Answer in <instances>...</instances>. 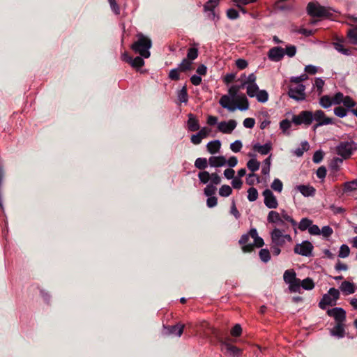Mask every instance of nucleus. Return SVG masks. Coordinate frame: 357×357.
<instances>
[{
	"label": "nucleus",
	"mask_w": 357,
	"mask_h": 357,
	"mask_svg": "<svg viewBox=\"0 0 357 357\" xmlns=\"http://www.w3.org/2000/svg\"><path fill=\"white\" fill-rule=\"evenodd\" d=\"M136 37L137 40L132 44L131 49L143 58H149L151 55L149 50L152 46L151 40L142 33H138Z\"/></svg>",
	"instance_id": "1"
},
{
	"label": "nucleus",
	"mask_w": 357,
	"mask_h": 357,
	"mask_svg": "<svg viewBox=\"0 0 357 357\" xmlns=\"http://www.w3.org/2000/svg\"><path fill=\"white\" fill-rule=\"evenodd\" d=\"M306 10L313 17H328L332 15L328 8L321 6L318 2H309Z\"/></svg>",
	"instance_id": "2"
},
{
	"label": "nucleus",
	"mask_w": 357,
	"mask_h": 357,
	"mask_svg": "<svg viewBox=\"0 0 357 357\" xmlns=\"http://www.w3.org/2000/svg\"><path fill=\"white\" fill-rule=\"evenodd\" d=\"M339 298V290L334 287L330 288L328 293L322 296L319 303V307L322 310H326L328 306H334L337 304Z\"/></svg>",
	"instance_id": "3"
},
{
	"label": "nucleus",
	"mask_w": 357,
	"mask_h": 357,
	"mask_svg": "<svg viewBox=\"0 0 357 357\" xmlns=\"http://www.w3.org/2000/svg\"><path fill=\"white\" fill-rule=\"evenodd\" d=\"M357 149L356 144L354 141H342L336 146V153L343 159L349 158L353 151Z\"/></svg>",
	"instance_id": "4"
},
{
	"label": "nucleus",
	"mask_w": 357,
	"mask_h": 357,
	"mask_svg": "<svg viewBox=\"0 0 357 357\" xmlns=\"http://www.w3.org/2000/svg\"><path fill=\"white\" fill-rule=\"evenodd\" d=\"M305 86L304 84H291L289 86L288 96L296 101H303L306 98Z\"/></svg>",
	"instance_id": "5"
},
{
	"label": "nucleus",
	"mask_w": 357,
	"mask_h": 357,
	"mask_svg": "<svg viewBox=\"0 0 357 357\" xmlns=\"http://www.w3.org/2000/svg\"><path fill=\"white\" fill-rule=\"evenodd\" d=\"M271 243L278 246H283L286 241H292V238L289 234H283L282 231L275 228L271 233Z\"/></svg>",
	"instance_id": "6"
},
{
	"label": "nucleus",
	"mask_w": 357,
	"mask_h": 357,
	"mask_svg": "<svg viewBox=\"0 0 357 357\" xmlns=\"http://www.w3.org/2000/svg\"><path fill=\"white\" fill-rule=\"evenodd\" d=\"M312 121V112L307 110L301 111L298 115H294L291 119V122L296 126L301 124L310 126Z\"/></svg>",
	"instance_id": "7"
},
{
	"label": "nucleus",
	"mask_w": 357,
	"mask_h": 357,
	"mask_svg": "<svg viewBox=\"0 0 357 357\" xmlns=\"http://www.w3.org/2000/svg\"><path fill=\"white\" fill-rule=\"evenodd\" d=\"M313 121L317 123L313 126V129L315 130L318 127L329 125L333 123V119L330 117H327L322 110H317L312 113Z\"/></svg>",
	"instance_id": "8"
},
{
	"label": "nucleus",
	"mask_w": 357,
	"mask_h": 357,
	"mask_svg": "<svg viewBox=\"0 0 357 357\" xmlns=\"http://www.w3.org/2000/svg\"><path fill=\"white\" fill-rule=\"evenodd\" d=\"M313 248V245L310 241H304L295 245L294 252L301 256L310 257L312 255Z\"/></svg>",
	"instance_id": "9"
},
{
	"label": "nucleus",
	"mask_w": 357,
	"mask_h": 357,
	"mask_svg": "<svg viewBox=\"0 0 357 357\" xmlns=\"http://www.w3.org/2000/svg\"><path fill=\"white\" fill-rule=\"evenodd\" d=\"M326 313L328 316L334 319L335 324L344 323L346 321V311L342 307H335L328 309Z\"/></svg>",
	"instance_id": "10"
},
{
	"label": "nucleus",
	"mask_w": 357,
	"mask_h": 357,
	"mask_svg": "<svg viewBox=\"0 0 357 357\" xmlns=\"http://www.w3.org/2000/svg\"><path fill=\"white\" fill-rule=\"evenodd\" d=\"M262 195L264 198V203L267 208L271 209H275L278 208V199L270 189L264 190L262 192Z\"/></svg>",
	"instance_id": "11"
},
{
	"label": "nucleus",
	"mask_w": 357,
	"mask_h": 357,
	"mask_svg": "<svg viewBox=\"0 0 357 357\" xmlns=\"http://www.w3.org/2000/svg\"><path fill=\"white\" fill-rule=\"evenodd\" d=\"M185 325L178 323L174 326H164V334L166 335H173L176 337H181L183 333Z\"/></svg>",
	"instance_id": "12"
},
{
	"label": "nucleus",
	"mask_w": 357,
	"mask_h": 357,
	"mask_svg": "<svg viewBox=\"0 0 357 357\" xmlns=\"http://www.w3.org/2000/svg\"><path fill=\"white\" fill-rule=\"evenodd\" d=\"M222 350H225L230 357H239L241 350L227 341H220Z\"/></svg>",
	"instance_id": "13"
},
{
	"label": "nucleus",
	"mask_w": 357,
	"mask_h": 357,
	"mask_svg": "<svg viewBox=\"0 0 357 357\" xmlns=\"http://www.w3.org/2000/svg\"><path fill=\"white\" fill-rule=\"evenodd\" d=\"M250 237L251 235L249 231L248 234H243L238 241V243L241 245V249L243 252H251L254 250V245L250 243Z\"/></svg>",
	"instance_id": "14"
},
{
	"label": "nucleus",
	"mask_w": 357,
	"mask_h": 357,
	"mask_svg": "<svg viewBox=\"0 0 357 357\" xmlns=\"http://www.w3.org/2000/svg\"><path fill=\"white\" fill-rule=\"evenodd\" d=\"M284 56V50L281 47H274L268 52V59L273 61H280Z\"/></svg>",
	"instance_id": "15"
},
{
	"label": "nucleus",
	"mask_w": 357,
	"mask_h": 357,
	"mask_svg": "<svg viewBox=\"0 0 357 357\" xmlns=\"http://www.w3.org/2000/svg\"><path fill=\"white\" fill-rule=\"evenodd\" d=\"M236 127V121L231 119L228 121H222L218 123V128L222 133L229 134Z\"/></svg>",
	"instance_id": "16"
},
{
	"label": "nucleus",
	"mask_w": 357,
	"mask_h": 357,
	"mask_svg": "<svg viewBox=\"0 0 357 357\" xmlns=\"http://www.w3.org/2000/svg\"><path fill=\"white\" fill-rule=\"evenodd\" d=\"M344 327V323L335 324V326L330 331L331 335L336 337L337 338H343L345 335Z\"/></svg>",
	"instance_id": "17"
},
{
	"label": "nucleus",
	"mask_w": 357,
	"mask_h": 357,
	"mask_svg": "<svg viewBox=\"0 0 357 357\" xmlns=\"http://www.w3.org/2000/svg\"><path fill=\"white\" fill-rule=\"evenodd\" d=\"M234 101L236 103L235 107L239 110L245 111L249 108V102L245 94L238 96Z\"/></svg>",
	"instance_id": "18"
},
{
	"label": "nucleus",
	"mask_w": 357,
	"mask_h": 357,
	"mask_svg": "<svg viewBox=\"0 0 357 357\" xmlns=\"http://www.w3.org/2000/svg\"><path fill=\"white\" fill-rule=\"evenodd\" d=\"M188 119L187 121L188 129L191 132H195L200 128L199 123L198 119L195 116L194 114L190 113L188 115Z\"/></svg>",
	"instance_id": "19"
},
{
	"label": "nucleus",
	"mask_w": 357,
	"mask_h": 357,
	"mask_svg": "<svg viewBox=\"0 0 357 357\" xmlns=\"http://www.w3.org/2000/svg\"><path fill=\"white\" fill-rule=\"evenodd\" d=\"M296 189L305 197H312L316 192L315 188L310 185H299Z\"/></svg>",
	"instance_id": "20"
},
{
	"label": "nucleus",
	"mask_w": 357,
	"mask_h": 357,
	"mask_svg": "<svg viewBox=\"0 0 357 357\" xmlns=\"http://www.w3.org/2000/svg\"><path fill=\"white\" fill-rule=\"evenodd\" d=\"M253 150L259 153L261 155H267L272 149V144L271 142H267L264 145L257 143L253 145Z\"/></svg>",
	"instance_id": "21"
},
{
	"label": "nucleus",
	"mask_w": 357,
	"mask_h": 357,
	"mask_svg": "<svg viewBox=\"0 0 357 357\" xmlns=\"http://www.w3.org/2000/svg\"><path fill=\"white\" fill-rule=\"evenodd\" d=\"M208 163L211 167H219L224 166L227 163V160L222 155L211 156L208 159Z\"/></svg>",
	"instance_id": "22"
},
{
	"label": "nucleus",
	"mask_w": 357,
	"mask_h": 357,
	"mask_svg": "<svg viewBox=\"0 0 357 357\" xmlns=\"http://www.w3.org/2000/svg\"><path fill=\"white\" fill-rule=\"evenodd\" d=\"M340 289L345 295H350L356 291L354 284L349 281L342 282L340 284Z\"/></svg>",
	"instance_id": "23"
},
{
	"label": "nucleus",
	"mask_w": 357,
	"mask_h": 357,
	"mask_svg": "<svg viewBox=\"0 0 357 357\" xmlns=\"http://www.w3.org/2000/svg\"><path fill=\"white\" fill-rule=\"evenodd\" d=\"M231 98H230L229 96L224 95L220 98L219 103L223 108L227 109L230 112H234L236 110V107L235 106L231 105L232 102Z\"/></svg>",
	"instance_id": "24"
},
{
	"label": "nucleus",
	"mask_w": 357,
	"mask_h": 357,
	"mask_svg": "<svg viewBox=\"0 0 357 357\" xmlns=\"http://www.w3.org/2000/svg\"><path fill=\"white\" fill-rule=\"evenodd\" d=\"M267 221L273 224H283V220L281 218L280 214L275 211H271L267 216Z\"/></svg>",
	"instance_id": "25"
},
{
	"label": "nucleus",
	"mask_w": 357,
	"mask_h": 357,
	"mask_svg": "<svg viewBox=\"0 0 357 357\" xmlns=\"http://www.w3.org/2000/svg\"><path fill=\"white\" fill-rule=\"evenodd\" d=\"M250 234L251 235V238L254 239V242L252 243V245H254V248H261L264 245V240L262 238L258 236L257 231L255 228L250 229Z\"/></svg>",
	"instance_id": "26"
},
{
	"label": "nucleus",
	"mask_w": 357,
	"mask_h": 357,
	"mask_svg": "<svg viewBox=\"0 0 357 357\" xmlns=\"http://www.w3.org/2000/svg\"><path fill=\"white\" fill-rule=\"evenodd\" d=\"M220 141L218 139L209 142L206 145L208 151L211 154L218 153L220 149Z\"/></svg>",
	"instance_id": "27"
},
{
	"label": "nucleus",
	"mask_w": 357,
	"mask_h": 357,
	"mask_svg": "<svg viewBox=\"0 0 357 357\" xmlns=\"http://www.w3.org/2000/svg\"><path fill=\"white\" fill-rule=\"evenodd\" d=\"M177 99L180 103H187L188 101V94L186 86H183L181 90L177 92Z\"/></svg>",
	"instance_id": "28"
},
{
	"label": "nucleus",
	"mask_w": 357,
	"mask_h": 357,
	"mask_svg": "<svg viewBox=\"0 0 357 357\" xmlns=\"http://www.w3.org/2000/svg\"><path fill=\"white\" fill-rule=\"evenodd\" d=\"M181 72L191 70L192 68V62L186 58L183 59L177 67Z\"/></svg>",
	"instance_id": "29"
},
{
	"label": "nucleus",
	"mask_w": 357,
	"mask_h": 357,
	"mask_svg": "<svg viewBox=\"0 0 357 357\" xmlns=\"http://www.w3.org/2000/svg\"><path fill=\"white\" fill-rule=\"evenodd\" d=\"M296 278V274L294 269H289L284 271L283 279L285 283L289 284L291 281H293Z\"/></svg>",
	"instance_id": "30"
},
{
	"label": "nucleus",
	"mask_w": 357,
	"mask_h": 357,
	"mask_svg": "<svg viewBox=\"0 0 357 357\" xmlns=\"http://www.w3.org/2000/svg\"><path fill=\"white\" fill-rule=\"evenodd\" d=\"M289 284V289L291 292H299L301 287V281L298 278L294 279L291 281Z\"/></svg>",
	"instance_id": "31"
},
{
	"label": "nucleus",
	"mask_w": 357,
	"mask_h": 357,
	"mask_svg": "<svg viewBox=\"0 0 357 357\" xmlns=\"http://www.w3.org/2000/svg\"><path fill=\"white\" fill-rule=\"evenodd\" d=\"M246 88V92L249 97L253 98L255 97L259 89L257 84H248L245 86Z\"/></svg>",
	"instance_id": "32"
},
{
	"label": "nucleus",
	"mask_w": 357,
	"mask_h": 357,
	"mask_svg": "<svg viewBox=\"0 0 357 357\" xmlns=\"http://www.w3.org/2000/svg\"><path fill=\"white\" fill-rule=\"evenodd\" d=\"M241 89H243V86H241V85H232L228 90L229 96L234 99V100H236V97H238L239 95H238V91Z\"/></svg>",
	"instance_id": "33"
},
{
	"label": "nucleus",
	"mask_w": 357,
	"mask_h": 357,
	"mask_svg": "<svg viewBox=\"0 0 357 357\" xmlns=\"http://www.w3.org/2000/svg\"><path fill=\"white\" fill-rule=\"evenodd\" d=\"M319 104L324 108H328L333 105L332 98L329 96L325 95L320 98Z\"/></svg>",
	"instance_id": "34"
},
{
	"label": "nucleus",
	"mask_w": 357,
	"mask_h": 357,
	"mask_svg": "<svg viewBox=\"0 0 357 357\" xmlns=\"http://www.w3.org/2000/svg\"><path fill=\"white\" fill-rule=\"evenodd\" d=\"M312 224V221L307 218H302L298 225L301 231H305L308 229L310 226Z\"/></svg>",
	"instance_id": "35"
},
{
	"label": "nucleus",
	"mask_w": 357,
	"mask_h": 357,
	"mask_svg": "<svg viewBox=\"0 0 357 357\" xmlns=\"http://www.w3.org/2000/svg\"><path fill=\"white\" fill-rule=\"evenodd\" d=\"M260 162L256 159H250L247 162L248 168L252 172L257 171L259 169Z\"/></svg>",
	"instance_id": "36"
},
{
	"label": "nucleus",
	"mask_w": 357,
	"mask_h": 357,
	"mask_svg": "<svg viewBox=\"0 0 357 357\" xmlns=\"http://www.w3.org/2000/svg\"><path fill=\"white\" fill-rule=\"evenodd\" d=\"M232 193V188L228 185H222L219 189V195L221 197H227Z\"/></svg>",
	"instance_id": "37"
},
{
	"label": "nucleus",
	"mask_w": 357,
	"mask_h": 357,
	"mask_svg": "<svg viewBox=\"0 0 357 357\" xmlns=\"http://www.w3.org/2000/svg\"><path fill=\"white\" fill-rule=\"evenodd\" d=\"M259 102H266L268 100V94L266 90H259L255 96Z\"/></svg>",
	"instance_id": "38"
},
{
	"label": "nucleus",
	"mask_w": 357,
	"mask_h": 357,
	"mask_svg": "<svg viewBox=\"0 0 357 357\" xmlns=\"http://www.w3.org/2000/svg\"><path fill=\"white\" fill-rule=\"evenodd\" d=\"M259 255L260 259L264 263H267L271 259L270 251L268 249H261L259 250Z\"/></svg>",
	"instance_id": "39"
},
{
	"label": "nucleus",
	"mask_w": 357,
	"mask_h": 357,
	"mask_svg": "<svg viewBox=\"0 0 357 357\" xmlns=\"http://www.w3.org/2000/svg\"><path fill=\"white\" fill-rule=\"evenodd\" d=\"M195 166L199 169H205L208 166V162L205 158H198L195 162Z\"/></svg>",
	"instance_id": "40"
},
{
	"label": "nucleus",
	"mask_w": 357,
	"mask_h": 357,
	"mask_svg": "<svg viewBox=\"0 0 357 357\" xmlns=\"http://www.w3.org/2000/svg\"><path fill=\"white\" fill-rule=\"evenodd\" d=\"M258 191L255 188L251 187L248 190V199L250 202H255L258 198Z\"/></svg>",
	"instance_id": "41"
},
{
	"label": "nucleus",
	"mask_w": 357,
	"mask_h": 357,
	"mask_svg": "<svg viewBox=\"0 0 357 357\" xmlns=\"http://www.w3.org/2000/svg\"><path fill=\"white\" fill-rule=\"evenodd\" d=\"M198 48L197 47H190L188 50L187 53V59H189L192 62L195 59H196L198 56Z\"/></svg>",
	"instance_id": "42"
},
{
	"label": "nucleus",
	"mask_w": 357,
	"mask_h": 357,
	"mask_svg": "<svg viewBox=\"0 0 357 357\" xmlns=\"http://www.w3.org/2000/svg\"><path fill=\"white\" fill-rule=\"evenodd\" d=\"M301 287L305 290H312L314 287V283L311 278H307L301 281Z\"/></svg>",
	"instance_id": "43"
},
{
	"label": "nucleus",
	"mask_w": 357,
	"mask_h": 357,
	"mask_svg": "<svg viewBox=\"0 0 357 357\" xmlns=\"http://www.w3.org/2000/svg\"><path fill=\"white\" fill-rule=\"evenodd\" d=\"M130 65L135 68H139L144 65V61L142 56H136L135 59H132Z\"/></svg>",
	"instance_id": "44"
},
{
	"label": "nucleus",
	"mask_w": 357,
	"mask_h": 357,
	"mask_svg": "<svg viewBox=\"0 0 357 357\" xmlns=\"http://www.w3.org/2000/svg\"><path fill=\"white\" fill-rule=\"evenodd\" d=\"M271 155L266 158L263 162V167L261 169V173L264 175L268 174L271 169Z\"/></svg>",
	"instance_id": "45"
},
{
	"label": "nucleus",
	"mask_w": 357,
	"mask_h": 357,
	"mask_svg": "<svg viewBox=\"0 0 357 357\" xmlns=\"http://www.w3.org/2000/svg\"><path fill=\"white\" fill-rule=\"evenodd\" d=\"M344 190L347 192H351L357 190V179L344 183Z\"/></svg>",
	"instance_id": "46"
},
{
	"label": "nucleus",
	"mask_w": 357,
	"mask_h": 357,
	"mask_svg": "<svg viewBox=\"0 0 357 357\" xmlns=\"http://www.w3.org/2000/svg\"><path fill=\"white\" fill-rule=\"evenodd\" d=\"M347 37L351 43L357 45V28L350 29L347 33Z\"/></svg>",
	"instance_id": "47"
},
{
	"label": "nucleus",
	"mask_w": 357,
	"mask_h": 357,
	"mask_svg": "<svg viewBox=\"0 0 357 357\" xmlns=\"http://www.w3.org/2000/svg\"><path fill=\"white\" fill-rule=\"evenodd\" d=\"M350 248L346 244H343L340 246L338 257L340 258H345L349 255Z\"/></svg>",
	"instance_id": "48"
},
{
	"label": "nucleus",
	"mask_w": 357,
	"mask_h": 357,
	"mask_svg": "<svg viewBox=\"0 0 357 357\" xmlns=\"http://www.w3.org/2000/svg\"><path fill=\"white\" fill-rule=\"evenodd\" d=\"M334 47L337 51H338L339 52L342 53L344 55L351 54V50L347 48H345L341 43H335Z\"/></svg>",
	"instance_id": "49"
},
{
	"label": "nucleus",
	"mask_w": 357,
	"mask_h": 357,
	"mask_svg": "<svg viewBox=\"0 0 357 357\" xmlns=\"http://www.w3.org/2000/svg\"><path fill=\"white\" fill-rule=\"evenodd\" d=\"M198 177L202 183L206 184L211 179V174L206 171H202L199 173Z\"/></svg>",
	"instance_id": "50"
},
{
	"label": "nucleus",
	"mask_w": 357,
	"mask_h": 357,
	"mask_svg": "<svg viewBox=\"0 0 357 357\" xmlns=\"http://www.w3.org/2000/svg\"><path fill=\"white\" fill-rule=\"evenodd\" d=\"M271 187L275 192H281L283 188V184L280 179L275 178L273 183H271Z\"/></svg>",
	"instance_id": "51"
},
{
	"label": "nucleus",
	"mask_w": 357,
	"mask_h": 357,
	"mask_svg": "<svg viewBox=\"0 0 357 357\" xmlns=\"http://www.w3.org/2000/svg\"><path fill=\"white\" fill-rule=\"evenodd\" d=\"M347 113L348 109L343 107L338 106L334 108V114L340 118H343L346 116L347 115Z\"/></svg>",
	"instance_id": "52"
},
{
	"label": "nucleus",
	"mask_w": 357,
	"mask_h": 357,
	"mask_svg": "<svg viewBox=\"0 0 357 357\" xmlns=\"http://www.w3.org/2000/svg\"><path fill=\"white\" fill-rule=\"evenodd\" d=\"M180 72L181 71L178 68L172 69L169 73L168 77L171 80L178 81L180 79Z\"/></svg>",
	"instance_id": "53"
},
{
	"label": "nucleus",
	"mask_w": 357,
	"mask_h": 357,
	"mask_svg": "<svg viewBox=\"0 0 357 357\" xmlns=\"http://www.w3.org/2000/svg\"><path fill=\"white\" fill-rule=\"evenodd\" d=\"M307 78V75L304 73L300 76L291 77L290 78V82L294 84H303L301 82Z\"/></svg>",
	"instance_id": "54"
},
{
	"label": "nucleus",
	"mask_w": 357,
	"mask_h": 357,
	"mask_svg": "<svg viewBox=\"0 0 357 357\" xmlns=\"http://www.w3.org/2000/svg\"><path fill=\"white\" fill-rule=\"evenodd\" d=\"M324 81L321 77H317L315 79L314 86L317 88L319 95L322 93L323 87L324 86Z\"/></svg>",
	"instance_id": "55"
},
{
	"label": "nucleus",
	"mask_w": 357,
	"mask_h": 357,
	"mask_svg": "<svg viewBox=\"0 0 357 357\" xmlns=\"http://www.w3.org/2000/svg\"><path fill=\"white\" fill-rule=\"evenodd\" d=\"M256 79H257L256 75L254 73H251L248 76L246 80H245L244 82H242L241 86H243V88H245V85L255 84Z\"/></svg>",
	"instance_id": "56"
},
{
	"label": "nucleus",
	"mask_w": 357,
	"mask_h": 357,
	"mask_svg": "<svg viewBox=\"0 0 357 357\" xmlns=\"http://www.w3.org/2000/svg\"><path fill=\"white\" fill-rule=\"evenodd\" d=\"M344 96L341 92L336 93L332 98L333 105H340L343 102Z\"/></svg>",
	"instance_id": "57"
},
{
	"label": "nucleus",
	"mask_w": 357,
	"mask_h": 357,
	"mask_svg": "<svg viewBox=\"0 0 357 357\" xmlns=\"http://www.w3.org/2000/svg\"><path fill=\"white\" fill-rule=\"evenodd\" d=\"M281 218L284 220H286L291 223L293 227L297 225V222L290 216L285 211H282L280 214Z\"/></svg>",
	"instance_id": "58"
},
{
	"label": "nucleus",
	"mask_w": 357,
	"mask_h": 357,
	"mask_svg": "<svg viewBox=\"0 0 357 357\" xmlns=\"http://www.w3.org/2000/svg\"><path fill=\"white\" fill-rule=\"evenodd\" d=\"M291 122L287 119L281 121L280 123V128L284 133H285L291 128Z\"/></svg>",
	"instance_id": "59"
},
{
	"label": "nucleus",
	"mask_w": 357,
	"mask_h": 357,
	"mask_svg": "<svg viewBox=\"0 0 357 357\" xmlns=\"http://www.w3.org/2000/svg\"><path fill=\"white\" fill-rule=\"evenodd\" d=\"M343 105L345 107L350 109L356 106V102L349 96H344Z\"/></svg>",
	"instance_id": "60"
},
{
	"label": "nucleus",
	"mask_w": 357,
	"mask_h": 357,
	"mask_svg": "<svg viewBox=\"0 0 357 357\" xmlns=\"http://www.w3.org/2000/svg\"><path fill=\"white\" fill-rule=\"evenodd\" d=\"M255 181H257V183L259 182V176L254 173L249 174L248 177L246 178L247 184H248L250 185H254Z\"/></svg>",
	"instance_id": "61"
},
{
	"label": "nucleus",
	"mask_w": 357,
	"mask_h": 357,
	"mask_svg": "<svg viewBox=\"0 0 357 357\" xmlns=\"http://www.w3.org/2000/svg\"><path fill=\"white\" fill-rule=\"evenodd\" d=\"M204 195L207 197H211L213 196V195L215 193L216 188L215 185L208 184L206 185V187L204 188Z\"/></svg>",
	"instance_id": "62"
},
{
	"label": "nucleus",
	"mask_w": 357,
	"mask_h": 357,
	"mask_svg": "<svg viewBox=\"0 0 357 357\" xmlns=\"http://www.w3.org/2000/svg\"><path fill=\"white\" fill-rule=\"evenodd\" d=\"M230 333L233 337H239L242 333L241 326L238 324H235V326L231 329Z\"/></svg>",
	"instance_id": "63"
},
{
	"label": "nucleus",
	"mask_w": 357,
	"mask_h": 357,
	"mask_svg": "<svg viewBox=\"0 0 357 357\" xmlns=\"http://www.w3.org/2000/svg\"><path fill=\"white\" fill-rule=\"evenodd\" d=\"M110 8L113 13L118 15L120 14V7L119 4L116 3V0H108Z\"/></svg>",
	"instance_id": "64"
}]
</instances>
